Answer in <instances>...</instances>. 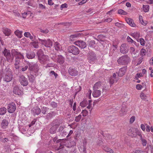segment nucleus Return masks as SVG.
<instances>
[{
    "instance_id": "obj_1",
    "label": "nucleus",
    "mask_w": 153,
    "mask_h": 153,
    "mask_svg": "<svg viewBox=\"0 0 153 153\" xmlns=\"http://www.w3.org/2000/svg\"><path fill=\"white\" fill-rule=\"evenodd\" d=\"M4 80L7 82L10 81L13 78L12 71L10 68H6L4 70L3 74Z\"/></svg>"
},
{
    "instance_id": "obj_2",
    "label": "nucleus",
    "mask_w": 153,
    "mask_h": 153,
    "mask_svg": "<svg viewBox=\"0 0 153 153\" xmlns=\"http://www.w3.org/2000/svg\"><path fill=\"white\" fill-rule=\"evenodd\" d=\"M130 61L129 57L127 55H124L120 57L117 60L118 64L122 65H126Z\"/></svg>"
},
{
    "instance_id": "obj_3",
    "label": "nucleus",
    "mask_w": 153,
    "mask_h": 153,
    "mask_svg": "<svg viewBox=\"0 0 153 153\" xmlns=\"http://www.w3.org/2000/svg\"><path fill=\"white\" fill-rule=\"evenodd\" d=\"M11 54L14 57H16L15 61L19 63L20 59H24L23 55L20 53L18 52L15 50H12L11 51Z\"/></svg>"
},
{
    "instance_id": "obj_4",
    "label": "nucleus",
    "mask_w": 153,
    "mask_h": 153,
    "mask_svg": "<svg viewBox=\"0 0 153 153\" xmlns=\"http://www.w3.org/2000/svg\"><path fill=\"white\" fill-rule=\"evenodd\" d=\"M128 134L132 137H135L138 135L139 136L141 134L138 129L131 128L129 129L128 132Z\"/></svg>"
},
{
    "instance_id": "obj_5",
    "label": "nucleus",
    "mask_w": 153,
    "mask_h": 153,
    "mask_svg": "<svg viewBox=\"0 0 153 153\" xmlns=\"http://www.w3.org/2000/svg\"><path fill=\"white\" fill-rule=\"evenodd\" d=\"M4 56L6 57L7 60L9 62H12L13 60V56L11 55L10 51L5 48L3 51Z\"/></svg>"
},
{
    "instance_id": "obj_6",
    "label": "nucleus",
    "mask_w": 153,
    "mask_h": 153,
    "mask_svg": "<svg viewBox=\"0 0 153 153\" xmlns=\"http://www.w3.org/2000/svg\"><path fill=\"white\" fill-rule=\"evenodd\" d=\"M39 42L42 45L48 48H51L52 46V42L49 39L46 40L38 39Z\"/></svg>"
},
{
    "instance_id": "obj_7",
    "label": "nucleus",
    "mask_w": 153,
    "mask_h": 153,
    "mask_svg": "<svg viewBox=\"0 0 153 153\" xmlns=\"http://www.w3.org/2000/svg\"><path fill=\"white\" fill-rule=\"evenodd\" d=\"M68 51L74 55H77L79 53V50L78 48L74 45H71L68 48Z\"/></svg>"
},
{
    "instance_id": "obj_8",
    "label": "nucleus",
    "mask_w": 153,
    "mask_h": 153,
    "mask_svg": "<svg viewBox=\"0 0 153 153\" xmlns=\"http://www.w3.org/2000/svg\"><path fill=\"white\" fill-rule=\"evenodd\" d=\"M87 59L90 63H93L96 60L95 54L93 52H89L88 55Z\"/></svg>"
},
{
    "instance_id": "obj_9",
    "label": "nucleus",
    "mask_w": 153,
    "mask_h": 153,
    "mask_svg": "<svg viewBox=\"0 0 153 153\" xmlns=\"http://www.w3.org/2000/svg\"><path fill=\"white\" fill-rule=\"evenodd\" d=\"M19 80L21 85L23 86H26L28 84V81L27 79L23 75L19 76Z\"/></svg>"
},
{
    "instance_id": "obj_10",
    "label": "nucleus",
    "mask_w": 153,
    "mask_h": 153,
    "mask_svg": "<svg viewBox=\"0 0 153 153\" xmlns=\"http://www.w3.org/2000/svg\"><path fill=\"white\" fill-rule=\"evenodd\" d=\"M91 102L92 100H90L88 101V102L87 101L84 100L80 103V105L82 107L84 108L88 104V105L87 108L88 109H90L91 107Z\"/></svg>"
},
{
    "instance_id": "obj_11",
    "label": "nucleus",
    "mask_w": 153,
    "mask_h": 153,
    "mask_svg": "<svg viewBox=\"0 0 153 153\" xmlns=\"http://www.w3.org/2000/svg\"><path fill=\"white\" fill-rule=\"evenodd\" d=\"M16 108V107L15 104L12 102L8 104L7 109L9 112L12 113L15 111Z\"/></svg>"
},
{
    "instance_id": "obj_12",
    "label": "nucleus",
    "mask_w": 153,
    "mask_h": 153,
    "mask_svg": "<svg viewBox=\"0 0 153 153\" xmlns=\"http://www.w3.org/2000/svg\"><path fill=\"white\" fill-rule=\"evenodd\" d=\"M27 64L29 66V69L31 71H36L38 69V65L37 64H33V62H28Z\"/></svg>"
},
{
    "instance_id": "obj_13",
    "label": "nucleus",
    "mask_w": 153,
    "mask_h": 153,
    "mask_svg": "<svg viewBox=\"0 0 153 153\" xmlns=\"http://www.w3.org/2000/svg\"><path fill=\"white\" fill-rule=\"evenodd\" d=\"M120 52L123 53H127L128 51V48L126 44H123L121 45L120 48Z\"/></svg>"
},
{
    "instance_id": "obj_14",
    "label": "nucleus",
    "mask_w": 153,
    "mask_h": 153,
    "mask_svg": "<svg viewBox=\"0 0 153 153\" xmlns=\"http://www.w3.org/2000/svg\"><path fill=\"white\" fill-rule=\"evenodd\" d=\"M74 44L82 49L86 47L85 42L82 41H77L75 42Z\"/></svg>"
},
{
    "instance_id": "obj_15",
    "label": "nucleus",
    "mask_w": 153,
    "mask_h": 153,
    "mask_svg": "<svg viewBox=\"0 0 153 153\" xmlns=\"http://www.w3.org/2000/svg\"><path fill=\"white\" fill-rule=\"evenodd\" d=\"M127 67L124 66L120 68L118 72V76L120 77H122L124 75L126 71Z\"/></svg>"
},
{
    "instance_id": "obj_16",
    "label": "nucleus",
    "mask_w": 153,
    "mask_h": 153,
    "mask_svg": "<svg viewBox=\"0 0 153 153\" xmlns=\"http://www.w3.org/2000/svg\"><path fill=\"white\" fill-rule=\"evenodd\" d=\"M49 57L47 55H43L39 57L40 62L43 64H45L49 61Z\"/></svg>"
},
{
    "instance_id": "obj_17",
    "label": "nucleus",
    "mask_w": 153,
    "mask_h": 153,
    "mask_svg": "<svg viewBox=\"0 0 153 153\" xmlns=\"http://www.w3.org/2000/svg\"><path fill=\"white\" fill-rule=\"evenodd\" d=\"M103 83L99 81L97 82L94 85L93 88L94 90H100L102 88Z\"/></svg>"
},
{
    "instance_id": "obj_18",
    "label": "nucleus",
    "mask_w": 153,
    "mask_h": 153,
    "mask_svg": "<svg viewBox=\"0 0 153 153\" xmlns=\"http://www.w3.org/2000/svg\"><path fill=\"white\" fill-rule=\"evenodd\" d=\"M68 71L69 74L73 76H76L78 74V71L76 70L71 68H69Z\"/></svg>"
},
{
    "instance_id": "obj_19",
    "label": "nucleus",
    "mask_w": 153,
    "mask_h": 153,
    "mask_svg": "<svg viewBox=\"0 0 153 153\" xmlns=\"http://www.w3.org/2000/svg\"><path fill=\"white\" fill-rule=\"evenodd\" d=\"M126 21L127 23L130 26L132 27H135V26L136 25L132 19L126 18Z\"/></svg>"
},
{
    "instance_id": "obj_20",
    "label": "nucleus",
    "mask_w": 153,
    "mask_h": 153,
    "mask_svg": "<svg viewBox=\"0 0 153 153\" xmlns=\"http://www.w3.org/2000/svg\"><path fill=\"white\" fill-rule=\"evenodd\" d=\"M101 92L100 90H94L92 95L94 97H98L101 95Z\"/></svg>"
},
{
    "instance_id": "obj_21",
    "label": "nucleus",
    "mask_w": 153,
    "mask_h": 153,
    "mask_svg": "<svg viewBox=\"0 0 153 153\" xmlns=\"http://www.w3.org/2000/svg\"><path fill=\"white\" fill-rule=\"evenodd\" d=\"M3 32L6 36H9L11 33V30L8 28H4L3 29Z\"/></svg>"
},
{
    "instance_id": "obj_22",
    "label": "nucleus",
    "mask_w": 153,
    "mask_h": 153,
    "mask_svg": "<svg viewBox=\"0 0 153 153\" xmlns=\"http://www.w3.org/2000/svg\"><path fill=\"white\" fill-rule=\"evenodd\" d=\"M13 92L14 94L19 95L22 93V91L20 90L18 86H16L14 88Z\"/></svg>"
},
{
    "instance_id": "obj_23",
    "label": "nucleus",
    "mask_w": 153,
    "mask_h": 153,
    "mask_svg": "<svg viewBox=\"0 0 153 153\" xmlns=\"http://www.w3.org/2000/svg\"><path fill=\"white\" fill-rule=\"evenodd\" d=\"M127 111L126 106H123L121 110L120 111V116H122L125 115Z\"/></svg>"
},
{
    "instance_id": "obj_24",
    "label": "nucleus",
    "mask_w": 153,
    "mask_h": 153,
    "mask_svg": "<svg viewBox=\"0 0 153 153\" xmlns=\"http://www.w3.org/2000/svg\"><path fill=\"white\" fill-rule=\"evenodd\" d=\"M140 139L141 140V143L143 146H145L147 144V141L145 139L144 137H142V136L141 134L139 136Z\"/></svg>"
},
{
    "instance_id": "obj_25",
    "label": "nucleus",
    "mask_w": 153,
    "mask_h": 153,
    "mask_svg": "<svg viewBox=\"0 0 153 153\" xmlns=\"http://www.w3.org/2000/svg\"><path fill=\"white\" fill-rule=\"evenodd\" d=\"M68 142V139H59L56 141L57 143H61L63 145H65L66 146V143Z\"/></svg>"
},
{
    "instance_id": "obj_26",
    "label": "nucleus",
    "mask_w": 153,
    "mask_h": 153,
    "mask_svg": "<svg viewBox=\"0 0 153 153\" xmlns=\"http://www.w3.org/2000/svg\"><path fill=\"white\" fill-rule=\"evenodd\" d=\"M22 32L17 30L14 32L15 35L19 38H21L22 36Z\"/></svg>"
},
{
    "instance_id": "obj_27",
    "label": "nucleus",
    "mask_w": 153,
    "mask_h": 153,
    "mask_svg": "<svg viewBox=\"0 0 153 153\" xmlns=\"http://www.w3.org/2000/svg\"><path fill=\"white\" fill-rule=\"evenodd\" d=\"M35 53L33 52L28 53L27 54V57L28 59H33L35 57Z\"/></svg>"
},
{
    "instance_id": "obj_28",
    "label": "nucleus",
    "mask_w": 153,
    "mask_h": 153,
    "mask_svg": "<svg viewBox=\"0 0 153 153\" xmlns=\"http://www.w3.org/2000/svg\"><path fill=\"white\" fill-rule=\"evenodd\" d=\"M57 61L60 64H63L64 62L63 57L61 55L59 56L57 58Z\"/></svg>"
},
{
    "instance_id": "obj_29",
    "label": "nucleus",
    "mask_w": 153,
    "mask_h": 153,
    "mask_svg": "<svg viewBox=\"0 0 153 153\" xmlns=\"http://www.w3.org/2000/svg\"><path fill=\"white\" fill-rule=\"evenodd\" d=\"M131 35L136 39H138L140 36L139 33L137 32L132 33Z\"/></svg>"
},
{
    "instance_id": "obj_30",
    "label": "nucleus",
    "mask_w": 153,
    "mask_h": 153,
    "mask_svg": "<svg viewBox=\"0 0 153 153\" xmlns=\"http://www.w3.org/2000/svg\"><path fill=\"white\" fill-rule=\"evenodd\" d=\"M55 49L57 51L60 50L61 48L60 44L57 42L55 43Z\"/></svg>"
},
{
    "instance_id": "obj_31",
    "label": "nucleus",
    "mask_w": 153,
    "mask_h": 153,
    "mask_svg": "<svg viewBox=\"0 0 153 153\" xmlns=\"http://www.w3.org/2000/svg\"><path fill=\"white\" fill-rule=\"evenodd\" d=\"M7 109L5 107L1 108H0V114L3 115L6 112Z\"/></svg>"
},
{
    "instance_id": "obj_32",
    "label": "nucleus",
    "mask_w": 153,
    "mask_h": 153,
    "mask_svg": "<svg viewBox=\"0 0 153 153\" xmlns=\"http://www.w3.org/2000/svg\"><path fill=\"white\" fill-rule=\"evenodd\" d=\"M143 10L144 12H148L149 10V5H143Z\"/></svg>"
},
{
    "instance_id": "obj_33",
    "label": "nucleus",
    "mask_w": 153,
    "mask_h": 153,
    "mask_svg": "<svg viewBox=\"0 0 153 153\" xmlns=\"http://www.w3.org/2000/svg\"><path fill=\"white\" fill-rule=\"evenodd\" d=\"M41 111L40 109L38 107H36L35 108L34 113L38 115L40 114Z\"/></svg>"
},
{
    "instance_id": "obj_34",
    "label": "nucleus",
    "mask_w": 153,
    "mask_h": 153,
    "mask_svg": "<svg viewBox=\"0 0 153 153\" xmlns=\"http://www.w3.org/2000/svg\"><path fill=\"white\" fill-rule=\"evenodd\" d=\"M137 41L140 42V45L142 46H144L145 45V42L144 40L142 38H140Z\"/></svg>"
},
{
    "instance_id": "obj_35",
    "label": "nucleus",
    "mask_w": 153,
    "mask_h": 153,
    "mask_svg": "<svg viewBox=\"0 0 153 153\" xmlns=\"http://www.w3.org/2000/svg\"><path fill=\"white\" fill-rule=\"evenodd\" d=\"M31 45L34 48H37L38 47V42H32Z\"/></svg>"
},
{
    "instance_id": "obj_36",
    "label": "nucleus",
    "mask_w": 153,
    "mask_h": 153,
    "mask_svg": "<svg viewBox=\"0 0 153 153\" xmlns=\"http://www.w3.org/2000/svg\"><path fill=\"white\" fill-rule=\"evenodd\" d=\"M140 97L141 99L145 100H146L147 99V97L143 93H141L140 94Z\"/></svg>"
},
{
    "instance_id": "obj_37",
    "label": "nucleus",
    "mask_w": 153,
    "mask_h": 153,
    "mask_svg": "<svg viewBox=\"0 0 153 153\" xmlns=\"http://www.w3.org/2000/svg\"><path fill=\"white\" fill-rule=\"evenodd\" d=\"M30 14V11H28L27 12H25L24 13H22V16L23 18H26L29 14Z\"/></svg>"
},
{
    "instance_id": "obj_38",
    "label": "nucleus",
    "mask_w": 153,
    "mask_h": 153,
    "mask_svg": "<svg viewBox=\"0 0 153 153\" xmlns=\"http://www.w3.org/2000/svg\"><path fill=\"white\" fill-rule=\"evenodd\" d=\"M81 113L82 114V115L84 117L86 116L88 114V112L86 110H83Z\"/></svg>"
},
{
    "instance_id": "obj_39",
    "label": "nucleus",
    "mask_w": 153,
    "mask_h": 153,
    "mask_svg": "<svg viewBox=\"0 0 153 153\" xmlns=\"http://www.w3.org/2000/svg\"><path fill=\"white\" fill-rule=\"evenodd\" d=\"M118 13L119 14L123 15H126L127 14L126 12L122 9L119 10L118 11Z\"/></svg>"
},
{
    "instance_id": "obj_40",
    "label": "nucleus",
    "mask_w": 153,
    "mask_h": 153,
    "mask_svg": "<svg viewBox=\"0 0 153 153\" xmlns=\"http://www.w3.org/2000/svg\"><path fill=\"white\" fill-rule=\"evenodd\" d=\"M146 53V49L143 48L141 49L140 51V54L143 56L145 55Z\"/></svg>"
},
{
    "instance_id": "obj_41",
    "label": "nucleus",
    "mask_w": 153,
    "mask_h": 153,
    "mask_svg": "<svg viewBox=\"0 0 153 153\" xmlns=\"http://www.w3.org/2000/svg\"><path fill=\"white\" fill-rule=\"evenodd\" d=\"M88 42L89 46L90 47L93 46L95 44V42L94 40L88 41Z\"/></svg>"
},
{
    "instance_id": "obj_42",
    "label": "nucleus",
    "mask_w": 153,
    "mask_h": 153,
    "mask_svg": "<svg viewBox=\"0 0 153 153\" xmlns=\"http://www.w3.org/2000/svg\"><path fill=\"white\" fill-rule=\"evenodd\" d=\"M143 75L142 73H139L136 74L135 76V78L136 79L138 80L139 78H140L143 76Z\"/></svg>"
},
{
    "instance_id": "obj_43",
    "label": "nucleus",
    "mask_w": 153,
    "mask_h": 153,
    "mask_svg": "<svg viewBox=\"0 0 153 153\" xmlns=\"http://www.w3.org/2000/svg\"><path fill=\"white\" fill-rule=\"evenodd\" d=\"M104 150L106 152H110V153H113L114 152H113V150H112V149H111L110 148H105V149H104Z\"/></svg>"
},
{
    "instance_id": "obj_44",
    "label": "nucleus",
    "mask_w": 153,
    "mask_h": 153,
    "mask_svg": "<svg viewBox=\"0 0 153 153\" xmlns=\"http://www.w3.org/2000/svg\"><path fill=\"white\" fill-rule=\"evenodd\" d=\"M142 17L141 16L139 17L140 20V23L141 24L143 25H146V23L145 22H144L143 20L142 19Z\"/></svg>"
},
{
    "instance_id": "obj_45",
    "label": "nucleus",
    "mask_w": 153,
    "mask_h": 153,
    "mask_svg": "<svg viewBox=\"0 0 153 153\" xmlns=\"http://www.w3.org/2000/svg\"><path fill=\"white\" fill-rule=\"evenodd\" d=\"M81 115H79L78 116L76 117L75 120L76 122H79L81 119Z\"/></svg>"
},
{
    "instance_id": "obj_46",
    "label": "nucleus",
    "mask_w": 153,
    "mask_h": 153,
    "mask_svg": "<svg viewBox=\"0 0 153 153\" xmlns=\"http://www.w3.org/2000/svg\"><path fill=\"white\" fill-rule=\"evenodd\" d=\"M135 117L134 116H132L130 119V122L131 123H132L135 121Z\"/></svg>"
},
{
    "instance_id": "obj_47",
    "label": "nucleus",
    "mask_w": 153,
    "mask_h": 153,
    "mask_svg": "<svg viewBox=\"0 0 153 153\" xmlns=\"http://www.w3.org/2000/svg\"><path fill=\"white\" fill-rule=\"evenodd\" d=\"M50 74L51 75H53L55 76V78H56L58 76L57 74L56 73H55L53 71H50Z\"/></svg>"
},
{
    "instance_id": "obj_48",
    "label": "nucleus",
    "mask_w": 153,
    "mask_h": 153,
    "mask_svg": "<svg viewBox=\"0 0 153 153\" xmlns=\"http://www.w3.org/2000/svg\"><path fill=\"white\" fill-rule=\"evenodd\" d=\"M127 41L128 42H130L131 43H133V40L129 36H128L127 38Z\"/></svg>"
},
{
    "instance_id": "obj_49",
    "label": "nucleus",
    "mask_w": 153,
    "mask_h": 153,
    "mask_svg": "<svg viewBox=\"0 0 153 153\" xmlns=\"http://www.w3.org/2000/svg\"><path fill=\"white\" fill-rule=\"evenodd\" d=\"M40 31L44 33H47L49 32V30L48 29H45L44 30L41 29Z\"/></svg>"
},
{
    "instance_id": "obj_50",
    "label": "nucleus",
    "mask_w": 153,
    "mask_h": 153,
    "mask_svg": "<svg viewBox=\"0 0 153 153\" xmlns=\"http://www.w3.org/2000/svg\"><path fill=\"white\" fill-rule=\"evenodd\" d=\"M115 80L112 78L111 77L109 80V83L111 85L114 83Z\"/></svg>"
},
{
    "instance_id": "obj_51",
    "label": "nucleus",
    "mask_w": 153,
    "mask_h": 153,
    "mask_svg": "<svg viewBox=\"0 0 153 153\" xmlns=\"http://www.w3.org/2000/svg\"><path fill=\"white\" fill-rule=\"evenodd\" d=\"M91 94V91L90 90L88 91V93H87V95H86L87 97H89V99H90Z\"/></svg>"
},
{
    "instance_id": "obj_52",
    "label": "nucleus",
    "mask_w": 153,
    "mask_h": 153,
    "mask_svg": "<svg viewBox=\"0 0 153 153\" xmlns=\"http://www.w3.org/2000/svg\"><path fill=\"white\" fill-rule=\"evenodd\" d=\"M51 105L53 108L56 107L57 106V103L53 102H51Z\"/></svg>"
},
{
    "instance_id": "obj_53",
    "label": "nucleus",
    "mask_w": 153,
    "mask_h": 153,
    "mask_svg": "<svg viewBox=\"0 0 153 153\" xmlns=\"http://www.w3.org/2000/svg\"><path fill=\"white\" fill-rule=\"evenodd\" d=\"M30 33L29 32H25L24 33V36L25 37L28 38L30 36Z\"/></svg>"
},
{
    "instance_id": "obj_54",
    "label": "nucleus",
    "mask_w": 153,
    "mask_h": 153,
    "mask_svg": "<svg viewBox=\"0 0 153 153\" xmlns=\"http://www.w3.org/2000/svg\"><path fill=\"white\" fill-rule=\"evenodd\" d=\"M142 88V85L140 84H137L136 86V88L138 90H141Z\"/></svg>"
},
{
    "instance_id": "obj_55",
    "label": "nucleus",
    "mask_w": 153,
    "mask_h": 153,
    "mask_svg": "<svg viewBox=\"0 0 153 153\" xmlns=\"http://www.w3.org/2000/svg\"><path fill=\"white\" fill-rule=\"evenodd\" d=\"M8 123V120L7 119L3 120L2 122V124H7Z\"/></svg>"
},
{
    "instance_id": "obj_56",
    "label": "nucleus",
    "mask_w": 153,
    "mask_h": 153,
    "mask_svg": "<svg viewBox=\"0 0 153 153\" xmlns=\"http://www.w3.org/2000/svg\"><path fill=\"white\" fill-rule=\"evenodd\" d=\"M151 128H152V127H150V126L147 125L146 128V131L147 132H149Z\"/></svg>"
},
{
    "instance_id": "obj_57",
    "label": "nucleus",
    "mask_w": 153,
    "mask_h": 153,
    "mask_svg": "<svg viewBox=\"0 0 153 153\" xmlns=\"http://www.w3.org/2000/svg\"><path fill=\"white\" fill-rule=\"evenodd\" d=\"M116 76H116V74L115 73H114L113 74L112 77L114 78V79H115V80L117 82V81L119 80V78H116Z\"/></svg>"
},
{
    "instance_id": "obj_58",
    "label": "nucleus",
    "mask_w": 153,
    "mask_h": 153,
    "mask_svg": "<svg viewBox=\"0 0 153 153\" xmlns=\"http://www.w3.org/2000/svg\"><path fill=\"white\" fill-rule=\"evenodd\" d=\"M115 25L119 27H121L123 26V24L118 22H117L115 23Z\"/></svg>"
},
{
    "instance_id": "obj_59",
    "label": "nucleus",
    "mask_w": 153,
    "mask_h": 153,
    "mask_svg": "<svg viewBox=\"0 0 153 153\" xmlns=\"http://www.w3.org/2000/svg\"><path fill=\"white\" fill-rule=\"evenodd\" d=\"M87 1V0H82V1L79 2L78 4L79 5H82L85 3Z\"/></svg>"
},
{
    "instance_id": "obj_60",
    "label": "nucleus",
    "mask_w": 153,
    "mask_h": 153,
    "mask_svg": "<svg viewBox=\"0 0 153 153\" xmlns=\"http://www.w3.org/2000/svg\"><path fill=\"white\" fill-rule=\"evenodd\" d=\"M67 7H68V5L66 4H65V3L62 4L61 6V8H67Z\"/></svg>"
},
{
    "instance_id": "obj_61",
    "label": "nucleus",
    "mask_w": 153,
    "mask_h": 153,
    "mask_svg": "<svg viewBox=\"0 0 153 153\" xmlns=\"http://www.w3.org/2000/svg\"><path fill=\"white\" fill-rule=\"evenodd\" d=\"M28 67L27 65L25 66V67L22 68L21 69V70L23 71H25L27 69Z\"/></svg>"
},
{
    "instance_id": "obj_62",
    "label": "nucleus",
    "mask_w": 153,
    "mask_h": 153,
    "mask_svg": "<svg viewBox=\"0 0 153 153\" xmlns=\"http://www.w3.org/2000/svg\"><path fill=\"white\" fill-rule=\"evenodd\" d=\"M135 51V49L134 47H131L130 48V52L131 53L134 52Z\"/></svg>"
},
{
    "instance_id": "obj_63",
    "label": "nucleus",
    "mask_w": 153,
    "mask_h": 153,
    "mask_svg": "<svg viewBox=\"0 0 153 153\" xmlns=\"http://www.w3.org/2000/svg\"><path fill=\"white\" fill-rule=\"evenodd\" d=\"M146 1L149 4H153V0H146Z\"/></svg>"
},
{
    "instance_id": "obj_64",
    "label": "nucleus",
    "mask_w": 153,
    "mask_h": 153,
    "mask_svg": "<svg viewBox=\"0 0 153 153\" xmlns=\"http://www.w3.org/2000/svg\"><path fill=\"white\" fill-rule=\"evenodd\" d=\"M66 153V150H61L59 151L58 152H57V153Z\"/></svg>"
}]
</instances>
